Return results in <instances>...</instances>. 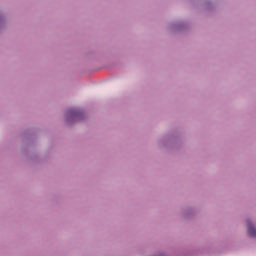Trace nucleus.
Listing matches in <instances>:
<instances>
[{
  "label": "nucleus",
  "mask_w": 256,
  "mask_h": 256,
  "mask_svg": "<svg viewBox=\"0 0 256 256\" xmlns=\"http://www.w3.org/2000/svg\"><path fill=\"white\" fill-rule=\"evenodd\" d=\"M68 115H71L72 117H77V112H75V110H70L68 112Z\"/></svg>",
  "instance_id": "obj_2"
},
{
  "label": "nucleus",
  "mask_w": 256,
  "mask_h": 256,
  "mask_svg": "<svg viewBox=\"0 0 256 256\" xmlns=\"http://www.w3.org/2000/svg\"><path fill=\"white\" fill-rule=\"evenodd\" d=\"M248 234L250 237H256V229L251 224V221H247Z\"/></svg>",
  "instance_id": "obj_1"
}]
</instances>
